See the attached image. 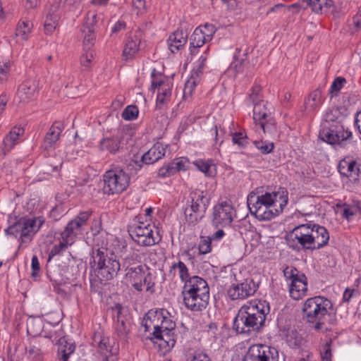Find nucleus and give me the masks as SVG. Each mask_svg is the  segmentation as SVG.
<instances>
[{
  "label": "nucleus",
  "mask_w": 361,
  "mask_h": 361,
  "mask_svg": "<svg viewBox=\"0 0 361 361\" xmlns=\"http://www.w3.org/2000/svg\"><path fill=\"white\" fill-rule=\"evenodd\" d=\"M269 312V303L266 300L247 301L238 310L233 319V329L237 334L246 336L261 332Z\"/></svg>",
  "instance_id": "obj_1"
},
{
  "label": "nucleus",
  "mask_w": 361,
  "mask_h": 361,
  "mask_svg": "<svg viewBox=\"0 0 361 361\" xmlns=\"http://www.w3.org/2000/svg\"><path fill=\"white\" fill-rule=\"evenodd\" d=\"M288 192L285 188L278 191L259 195L251 192L247 204L251 214L260 221H268L278 216L287 205Z\"/></svg>",
  "instance_id": "obj_2"
},
{
  "label": "nucleus",
  "mask_w": 361,
  "mask_h": 361,
  "mask_svg": "<svg viewBox=\"0 0 361 361\" xmlns=\"http://www.w3.org/2000/svg\"><path fill=\"white\" fill-rule=\"evenodd\" d=\"M332 310L331 300L323 296H314L304 302L302 318L316 331L326 332L329 330L326 326L327 318L331 315Z\"/></svg>",
  "instance_id": "obj_3"
},
{
  "label": "nucleus",
  "mask_w": 361,
  "mask_h": 361,
  "mask_svg": "<svg viewBox=\"0 0 361 361\" xmlns=\"http://www.w3.org/2000/svg\"><path fill=\"white\" fill-rule=\"evenodd\" d=\"M91 255L93 259L92 267L101 283L111 280L117 276L121 264L108 245L92 248Z\"/></svg>",
  "instance_id": "obj_4"
},
{
  "label": "nucleus",
  "mask_w": 361,
  "mask_h": 361,
  "mask_svg": "<svg viewBox=\"0 0 361 361\" xmlns=\"http://www.w3.org/2000/svg\"><path fill=\"white\" fill-rule=\"evenodd\" d=\"M185 307L192 312H201L209 304V288L207 282L198 276L185 281L182 291Z\"/></svg>",
  "instance_id": "obj_5"
},
{
  "label": "nucleus",
  "mask_w": 361,
  "mask_h": 361,
  "mask_svg": "<svg viewBox=\"0 0 361 361\" xmlns=\"http://www.w3.org/2000/svg\"><path fill=\"white\" fill-rule=\"evenodd\" d=\"M136 216L133 222L128 226V232L132 240L139 246L151 247L159 244L162 239L160 231L154 224L140 221Z\"/></svg>",
  "instance_id": "obj_6"
},
{
  "label": "nucleus",
  "mask_w": 361,
  "mask_h": 361,
  "mask_svg": "<svg viewBox=\"0 0 361 361\" xmlns=\"http://www.w3.org/2000/svg\"><path fill=\"white\" fill-rule=\"evenodd\" d=\"M209 198L200 190L190 192L184 208L185 221L188 225H197L204 216L209 205Z\"/></svg>",
  "instance_id": "obj_7"
},
{
  "label": "nucleus",
  "mask_w": 361,
  "mask_h": 361,
  "mask_svg": "<svg viewBox=\"0 0 361 361\" xmlns=\"http://www.w3.org/2000/svg\"><path fill=\"white\" fill-rule=\"evenodd\" d=\"M44 219L42 216L27 218L26 216L16 219L15 221L5 229L8 235L17 237L20 234V244L30 242L35 234L44 224Z\"/></svg>",
  "instance_id": "obj_8"
},
{
  "label": "nucleus",
  "mask_w": 361,
  "mask_h": 361,
  "mask_svg": "<svg viewBox=\"0 0 361 361\" xmlns=\"http://www.w3.org/2000/svg\"><path fill=\"white\" fill-rule=\"evenodd\" d=\"M145 332L163 331L171 332L176 330V323L171 319L166 309L150 310L145 314L142 322Z\"/></svg>",
  "instance_id": "obj_9"
},
{
  "label": "nucleus",
  "mask_w": 361,
  "mask_h": 361,
  "mask_svg": "<svg viewBox=\"0 0 361 361\" xmlns=\"http://www.w3.org/2000/svg\"><path fill=\"white\" fill-rule=\"evenodd\" d=\"M130 180L129 175L121 169L108 170L103 175V192L108 195L121 194L128 188Z\"/></svg>",
  "instance_id": "obj_10"
},
{
  "label": "nucleus",
  "mask_w": 361,
  "mask_h": 361,
  "mask_svg": "<svg viewBox=\"0 0 361 361\" xmlns=\"http://www.w3.org/2000/svg\"><path fill=\"white\" fill-rule=\"evenodd\" d=\"M319 137L335 147L345 148L351 142L353 133L348 128H345L343 124L326 125L319 130Z\"/></svg>",
  "instance_id": "obj_11"
},
{
  "label": "nucleus",
  "mask_w": 361,
  "mask_h": 361,
  "mask_svg": "<svg viewBox=\"0 0 361 361\" xmlns=\"http://www.w3.org/2000/svg\"><path fill=\"white\" fill-rule=\"evenodd\" d=\"M288 283L290 296L295 300L302 299L307 291V278L295 267L286 266L283 270Z\"/></svg>",
  "instance_id": "obj_12"
},
{
  "label": "nucleus",
  "mask_w": 361,
  "mask_h": 361,
  "mask_svg": "<svg viewBox=\"0 0 361 361\" xmlns=\"http://www.w3.org/2000/svg\"><path fill=\"white\" fill-rule=\"evenodd\" d=\"M253 119L257 125H259L264 133H271L275 130V120L271 116L270 109L267 107L268 102L259 100L252 102Z\"/></svg>",
  "instance_id": "obj_13"
},
{
  "label": "nucleus",
  "mask_w": 361,
  "mask_h": 361,
  "mask_svg": "<svg viewBox=\"0 0 361 361\" xmlns=\"http://www.w3.org/2000/svg\"><path fill=\"white\" fill-rule=\"evenodd\" d=\"M242 361H279V352L276 348L265 344L250 345Z\"/></svg>",
  "instance_id": "obj_14"
},
{
  "label": "nucleus",
  "mask_w": 361,
  "mask_h": 361,
  "mask_svg": "<svg viewBox=\"0 0 361 361\" xmlns=\"http://www.w3.org/2000/svg\"><path fill=\"white\" fill-rule=\"evenodd\" d=\"M287 245L295 252L312 251L305 226L303 224L295 226L286 237Z\"/></svg>",
  "instance_id": "obj_15"
},
{
  "label": "nucleus",
  "mask_w": 361,
  "mask_h": 361,
  "mask_svg": "<svg viewBox=\"0 0 361 361\" xmlns=\"http://www.w3.org/2000/svg\"><path fill=\"white\" fill-rule=\"evenodd\" d=\"M303 225L305 226V231L312 246V252L322 249L328 244L329 233L324 226L313 222H309Z\"/></svg>",
  "instance_id": "obj_16"
},
{
  "label": "nucleus",
  "mask_w": 361,
  "mask_h": 361,
  "mask_svg": "<svg viewBox=\"0 0 361 361\" xmlns=\"http://www.w3.org/2000/svg\"><path fill=\"white\" fill-rule=\"evenodd\" d=\"M235 216L232 204L226 201L221 202L213 207L212 224L215 228L230 226Z\"/></svg>",
  "instance_id": "obj_17"
},
{
  "label": "nucleus",
  "mask_w": 361,
  "mask_h": 361,
  "mask_svg": "<svg viewBox=\"0 0 361 361\" xmlns=\"http://www.w3.org/2000/svg\"><path fill=\"white\" fill-rule=\"evenodd\" d=\"M258 284L252 279H246L241 283H233L227 290L229 298L232 300L245 299L257 291Z\"/></svg>",
  "instance_id": "obj_18"
},
{
  "label": "nucleus",
  "mask_w": 361,
  "mask_h": 361,
  "mask_svg": "<svg viewBox=\"0 0 361 361\" xmlns=\"http://www.w3.org/2000/svg\"><path fill=\"white\" fill-rule=\"evenodd\" d=\"M165 153L166 147L164 145L160 142H157L142 156L140 161L132 160L129 163L128 167L132 166L135 168V170H140L142 168L141 162L145 164H153L164 157Z\"/></svg>",
  "instance_id": "obj_19"
},
{
  "label": "nucleus",
  "mask_w": 361,
  "mask_h": 361,
  "mask_svg": "<svg viewBox=\"0 0 361 361\" xmlns=\"http://www.w3.org/2000/svg\"><path fill=\"white\" fill-rule=\"evenodd\" d=\"M338 170L343 177H347L350 180L356 182L360 177V169L356 161L348 157L340 161Z\"/></svg>",
  "instance_id": "obj_20"
},
{
  "label": "nucleus",
  "mask_w": 361,
  "mask_h": 361,
  "mask_svg": "<svg viewBox=\"0 0 361 361\" xmlns=\"http://www.w3.org/2000/svg\"><path fill=\"white\" fill-rule=\"evenodd\" d=\"M37 92L38 82L34 80H27L19 86L16 98L19 102L28 103L35 99Z\"/></svg>",
  "instance_id": "obj_21"
},
{
  "label": "nucleus",
  "mask_w": 361,
  "mask_h": 361,
  "mask_svg": "<svg viewBox=\"0 0 361 361\" xmlns=\"http://www.w3.org/2000/svg\"><path fill=\"white\" fill-rule=\"evenodd\" d=\"M90 230L93 236V248L108 245V234L103 231L102 221L100 217L92 221Z\"/></svg>",
  "instance_id": "obj_22"
},
{
  "label": "nucleus",
  "mask_w": 361,
  "mask_h": 361,
  "mask_svg": "<svg viewBox=\"0 0 361 361\" xmlns=\"http://www.w3.org/2000/svg\"><path fill=\"white\" fill-rule=\"evenodd\" d=\"M63 130L61 122H54L46 133L42 147L46 150L54 149Z\"/></svg>",
  "instance_id": "obj_23"
},
{
  "label": "nucleus",
  "mask_w": 361,
  "mask_h": 361,
  "mask_svg": "<svg viewBox=\"0 0 361 361\" xmlns=\"http://www.w3.org/2000/svg\"><path fill=\"white\" fill-rule=\"evenodd\" d=\"M146 269L141 264L136 265L134 268L125 270V280L131 284L132 287L138 292H142V283L140 278Z\"/></svg>",
  "instance_id": "obj_24"
},
{
  "label": "nucleus",
  "mask_w": 361,
  "mask_h": 361,
  "mask_svg": "<svg viewBox=\"0 0 361 361\" xmlns=\"http://www.w3.org/2000/svg\"><path fill=\"white\" fill-rule=\"evenodd\" d=\"M347 116V109L345 106H339L329 109L324 115V121L322 128L326 125L336 126L342 124L343 119Z\"/></svg>",
  "instance_id": "obj_25"
},
{
  "label": "nucleus",
  "mask_w": 361,
  "mask_h": 361,
  "mask_svg": "<svg viewBox=\"0 0 361 361\" xmlns=\"http://www.w3.org/2000/svg\"><path fill=\"white\" fill-rule=\"evenodd\" d=\"M204 29L209 33H206L205 31L199 27L196 28L190 37V44H192V46L196 45V47H202L207 42L211 40L214 33V27L207 24L204 26Z\"/></svg>",
  "instance_id": "obj_26"
},
{
  "label": "nucleus",
  "mask_w": 361,
  "mask_h": 361,
  "mask_svg": "<svg viewBox=\"0 0 361 361\" xmlns=\"http://www.w3.org/2000/svg\"><path fill=\"white\" fill-rule=\"evenodd\" d=\"M188 39V33L186 31L178 29L170 35L167 43L169 50L172 53H176L185 46Z\"/></svg>",
  "instance_id": "obj_27"
},
{
  "label": "nucleus",
  "mask_w": 361,
  "mask_h": 361,
  "mask_svg": "<svg viewBox=\"0 0 361 361\" xmlns=\"http://www.w3.org/2000/svg\"><path fill=\"white\" fill-rule=\"evenodd\" d=\"M59 3L51 5L44 22V32L47 35L52 34L60 19Z\"/></svg>",
  "instance_id": "obj_28"
},
{
  "label": "nucleus",
  "mask_w": 361,
  "mask_h": 361,
  "mask_svg": "<svg viewBox=\"0 0 361 361\" xmlns=\"http://www.w3.org/2000/svg\"><path fill=\"white\" fill-rule=\"evenodd\" d=\"M324 102L322 90L317 88L310 92L307 99H305V110L312 112L319 109Z\"/></svg>",
  "instance_id": "obj_29"
},
{
  "label": "nucleus",
  "mask_w": 361,
  "mask_h": 361,
  "mask_svg": "<svg viewBox=\"0 0 361 361\" xmlns=\"http://www.w3.org/2000/svg\"><path fill=\"white\" fill-rule=\"evenodd\" d=\"M149 334L152 336H147L150 340L157 339L159 341H163L165 343L164 347H167L168 350H170L173 348L176 343V335L175 334V331H171V332H168L166 331H151Z\"/></svg>",
  "instance_id": "obj_30"
},
{
  "label": "nucleus",
  "mask_w": 361,
  "mask_h": 361,
  "mask_svg": "<svg viewBox=\"0 0 361 361\" xmlns=\"http://www.w3.org/2000/svg\"><path fill=\"white\" fill-rule=\"evenodd\" d=\"M140 39L136 34L130 35L126 39L125 47L123 51V56L126 60L132 59L140 49Z\"/></svg>",
  "instance_id": "obj_31"
},
{
  "label": "nucleus",
  "mask_w": 361,
  "mask_h": 361,
  "mask_svg": "<svg viewBox=\"0 0 361 361\" xmlns=\"http://www.w3.org/2000/svg\"><path fill=\"white\" fill-rule=\"evenodd\" d=\"M99 148L100 151H108L111 154H115L122 148L121 138L118 136L104 137L100 140Z\"/></svg>",
  "instance_id": "obj_32"
},
{
  "label": "nucleus",
  "mask_w": 361,
  "mask_h": 361,
  "mask_svg": "<svg viewBox=\"0 0 361 361\" xmlns=\"http://www.w3.org/2000/svg\"><path fill=\"white\" fill-rule=\"evenodd\" d=\"M23 133L24 129L23 128L15 126L11 130L3 141L4 153L9 152L16 145L19 137L23 135Z\"/></svg>",
  "instance_id": "obj_33"
},
{
  "label": "nucleus",
  "mask_w": 361,
  "mask_h": 361,
  "mask_svg": "<svg viewBox=\"0 0 361 361\" xmlns=\"http://www.w3.org/2000/svg\"><path fill=\"white\" fill-rule=\"evenodd\" d=\"M94 341L97 343V353L102 356V361H109V357L114 354L109 338L100 336L97 341L95 336Z\"/></svg>",
  "instance_id": "obj_34"
},
{
  "label": "nucleus",
  "mask_w": 361,
  "mask_h": 361,
  "mask_svg": "<svg viewBox=\"0 0 361 361\" xmlns=\"http://www.w3.org/2000/svg\"><path fill=\"white\" fill-rule=\"evenodd\" d=\"M122 264L121 267L125 270L129 268H134L136 264L141 261V257L137 252V250L131 247L130 250H126V252L121 255Z\"/></svg>",
  "instance_id": "obj_35"
},
{
  "label": "nucleus",
  "mask_w": 361,
  "mask_h": 361,
  "mask_svg": "<svg viewBox=\"0 0 361 361\" xmlns=\"http://www.w3.org/2000/svg\"><path fill=\"white\" fill-rule=\"evenodd\" d=\"M307 4L312 11L316 13H324L329 12L331 7L334 5L332 0H302Z\"/></svg>",
  "instance_id": "obj_36"
},
{
  "label": "nucleus",
  "mask_w": 361,
  "mask_h": 361,
  "mask_svg": "<svg viewBox=\"0 0 361 361\" xmlns=\"http://www.w3.org/2000/svg\"><path fill=\"white\" fill-rule=\"evenodd\" d=\"M207 61L206 56H201L199 59V64L197 67L192 70L190 79L187 81L185 85V89L188 88L189 86L195 87L200 82L201 75L205 68Z\"/></svg>",
  "instance_id": "obj_37"
},
{
  "label": "nucleus",
  "mask_w": 361,
  "mask_h": 361,
  "mask_svg": "<svg viewBox=\"0 0 361 361\" xmlns=\"http://www.w3.org/2000/svg\"><path fill=\"white\" fill-rule=\"evenodd\" d=\"M26 324L27 334L33 337L39 336L44 327V322L39 317H30Z\"/></svg>",
  "instance_id": "obj_38"
},
{
  "label": "nucleus",
  "mask_w": 361,
  "mask_h": 361,
  "mask_svg": "<svg viewBox=\"0 0 361 361\" xmlns=\"http://www.w3.org/2000/svg\"><path fill=\"white\" fill-rule=\"evenodd\" d=\"M142 283V291L145 288V291L149 294H154L156 292V276H154L149 269H146L140 278Z\"/></svg>",
  "instance_id": "obj_39"
},
{
  "label": "nucleus",
  "mask_w": 361,
  "mask_h": 361,
  "mask_svg": "<svg viewBox=\"0 0 361 361\" xmlns=\"http://www.w3.org/2000/svg\"><path fill=\"white\" fill-rule=\"evenodd\" d=\"M193 164L199 171L204 173L208 177H212L215 174L216 165L212 159L204 160L199 159L195 160Z\"/></svg>",
  "instance_id": "obj_40"
},
{
  "label": "nucleus",
  "mask_w": 361,
  "mask_h": 361,
  "mask_svg": "<svg viewBox=\"0 0 361 361\" xmlns=\"http://www.w3.org/2000/svg\"><path fill=\"white\" fill-rule=\"evenodd\" d=\"M32 24L29 20H20L16 30V35L20 37L22 40H27L31 32Z\"/></svg>",
  "instance_id": "obj_41"
},
{
  "label": "nucleus",
  "mask_w": 361,
  "mask_h": 361,
  "mask_svg": "<svg viewBox=\"0 0 361 361\" xmlns=\"http://www.w3.org/2000/svg\"><path fill=\"white\" fill-rule=\"evenodd\" d=\"M98 16L94 11H88L86 14L84 23L81 27L84 30L96 32L97 27Z\"/></svg>",
  "instance_id": "obj_42"
},
{
  "label": "nucleus",
  "mask_w": 361,
  "mask_h": 361,
  "mask_svg": "<svg viewBox=\"0 0 361 361\" xmlns=\"http://www.w3.org/2000/svg\"><path fill=\"white\" fill-rule=\"evenodd\" d=\"M175 269L178 270L180 279L184 284L185 281H188V280L190 279L191 277L190 276L189 270L183 262L179 260L178 262H173L171 267L170 272Z\"/></svg>",
  "instance_id": "obj_43"
},
{
  "label": "nucleus",
  "mask_w": 361,
  "mask_h": 361,
  "mask_svg": "<svg viewBox=\"0 0 361 361\" xmlns=\"http://www.w3.org/2000/svg\"><path fill=\"white\" fill-rule=\"evenodd\" d=\"M286 342L291 348H298L302 343V336L295 329L288 330L286 336Z\"/></svg>",
  "instance_id": "obj_44"
},
{
  "label": "nucleus",
  "mask_w": 361,
  "mask_h": 361,
  "mask_svg": "<svg viewBox=\"0 0 361 361\" xmlns=\"http://www.w3.org/2000/svg\"><path fill=\"white\" fill-rule=\"evenodd\" d=\"M61 344L59 346V354L61 355V359L63 361H68L69 357L73 354L75 350V345L73 343L64 341L65 344H63L61 340H60Z\"/></svg>",
  "instance_id": "obj_45"
},
{
  "label": "nucleus",
  "mask_w": 361,
  "mask_h": 361,
  "mask_svg": "<svg viewBox=\"0 0 361 361\" xmlns=\"http://www.w3.org/2000/svg\"><path fill=\"white\" fill-rule=\"evenodd\" d=\"M83 38L84 50H91L96 41V34L94 31L84 30L81 29Z\"/></svg>",
  "instance_id": "obj_46"
},
{
  "label": "nucleus",
  "mask_w": 361,
  "mask_h": 361,
  "mask_svg": "<svg viewBox=\"0 0 361 361\" xmlns=\"http://www.w3.org/2000/svg\"><path fill=\"white\" fill-rule=\"evenodd\" d=\"M171 96V89L167 84L164 87H161L157 96V105H162L169 101Z\"/></svg>",
  "instance_id": "obj_47"
},
{
  "label": "nucleus",
  "mask_w": 361,
  "mask_h": 361,
  "mask_svg": "<svg viewBox=\"0 0 361 361\" xmlns=\"http://www.w3.org/2000/svg\"><path fill=\"white\" fill-rule=\"evenodd\" d=\"M71 245L69 243L60 238L59 243L54 245L52 247L51 251L49 252V257H48V262H49L54 256H55L56 255H60V254L63 253V252H65L68 249V247H70Z\"/></svg>",
  "instance_id": "obj_48"
},
{
  "label": "nucleus",
  "mask_w": 361,
  "mask_h": 361,
  "mask_svg": "<svg viewBox=\"0 0 361 361\" xmlns=\"http://www.w3.org/2000/svg\"><path fill=\"white\" fill-rule=\"evenodd\" d=\"M25 350L29 356L32 358H36L41 355L42 349L39 343L36 340L31 341L28 345L25 347Z\"/></svg>",
  "instance_id": "obj_49"
},
{
  "label": "nucleus",
  "mask_w": 361,
  "mask_h": 361,
  "mask_svg": "<svg viewBox=\"0 0 361 361\" xmlns=\"http://www.w3.org/2000/svg\"><path fill=\"white\" fill-rule=\"evenodd\" d=\"M176 174V169L172 162L165 164L157 171V177L168 178Z\"/></svg>",
  "instance_id": "obj_50"
},
{
  "label": "nucleus",
  "mask_w": 361,
  "mask_h": 361,
  "mask_svg": "<svg viewBox=\"0 0 361 361\" xmlns=\"http://www.w3.org/2000/svg\"><path fill=\"white\" fill-rule=\"evenodd\" d=\"M198 250L201 255H206L212 251V240L209 238V236L200 237Z\"/></svg>",
  "instance_id": "obj_51"
},
{
  "label": "nucleus",
  "mask_w": 361,
  "mask_h": 361,
  "mask_svg": "<svg viewBox=\"0 0 361 361\" xmlns=\"http://www.w3.org/2000/svg\"><path fill=\"white\" fill-rule=\"evenodd\" d=\"M116 331L120 339L125 341L127 339L130 329L125 320L116 322Z\"/></svg>",
  "instance_id": "obj_52"
},
{
  "label": "nucleus",
  "mask_w": 361,
  "mask_h": 361,
  "mask_svg": "<svg viewBox=\"0 0 361 361\" xmlns=\"http://www.w3.org/2000/svg\"><path fill=\"white\" fill-rule=\"evenodd\" d=\"M85 53L83 54L80 59L81 66L83 71H87L90 68L92 61L94 58V53L92 50H85Z\"/></svg>",
  "instance_id": "obj_53"
},
{
  "label": "nucleus",
  "mask_w": 361,
  "mask_h": 361,
  "mask_svg": "<svg viewBox=\"0 0 361 361\" xmlns=\"http://www.w3.org/2000/svg\"><path fill=\"white\" fill-rule=\"evenodd\" d=\"M138 113L139 111L136 106L129 105L122 112V118L124 120L132 121L137 117Z\"/></svg>",
  "instance_id": "obj_54"
},
{
  "label": "nucleus",
  "mask_w": 361,
  "mask_h": 361,
  "mask_svg": "<svg viewBox=\"0 0 361 361\" xmlns=\"http://www.w3.org/2000/svg\"><path fill=\"white\" fill-rule=\"evenodd\" d=\"M253 143L256 148L260 150V152L264 154L271 153L274 149V145L272 142H267L262 140H256L254 141Z\"/></svg>",
  "instance_id": "obj_55"
},
{
  "label": "nucleus",
  "mask_w": 361,
  "mask_h": 361,
  "mask_svg": "<svg viewBox=\"0 0 361 361\" xmlns=\"http://www.w3.org/2000/svg\"><path fill=\"white\" fill-rule=\"evenodd\" d=\"M231 137L233 142L239 147H245L248 143L247 135L243 132L231 133Z\"/></svg>",
  "instance_id": "obj_56"
},
{
  "label": "nucleus",
  "mask_w": 361,
  "mask_h": 361,
  "mask_svg": "<svg viewBox=\"0 0 361 361\" xmlns=\"http://www.w3.org/2000/svg\"><path fill=\"white\" fill-rule=\"evenodd\" d=\"M332 340L329 339L322 347L321 357L322 361H332Z\"/></svg>",
  "instance_id": "obj_57"
},
{
  "label": "nucleus",
  "mask_w": 361,
  "mask_h": 361,
  "mask_svg": "<svg viewBox=\"0 0 361 361\" xmlns=\"http://www.w3.org/2000/svg\"><path fill=\"white\" fill-rule=\"evenodd\" d=\"M110 309L111 310L113 319L116 322L124 320V317L123 315L124 307L121 304L116 303L114 306L111 307Z\"/></svg>",
  "instance_id": "obj_58"
},
{
  "label": "nucleus",
  "mask_w": 361,
  "mask_h": 361,
  "mask_svg": "<svg viewBox=\"0 0 361 361\" xmlns=\"http://www.w3.org/2000/svg\"><path fill=\"white\" fill-rule=\"evenodd\" d=\"M92 214V211L81 212L72 221L78 222L80 224V228L82 229V226L87 224Z\"/></svg>",
  "instance_id": "obj_59"
},
{
  "label": "nucleus",
  "mask_w": 361,
  "mask_h": 361,
  "mask_svg": "<svg viewBox=\"0 0 361 361\" xmlns=\"http://www.w3.org/2000/svg\"><path fill=\"white\" fill-rule=\"evenodd\" d=\"M346 82V80L343 77H337L334 79L332 82L330 92L331 93L339 92L342 87L344 86V84Z\"/></svg>",
  "instance_id": "obj_60"
},
{
  "label": "nucleus",
  "mask_w": 361,
  "mask_h": 361,
  "mask_svg": "<svg viewBox=\"0 0 361 361\" xmlns=\"http://www.w3.org/2000/svg\"><path fill=\"white\" fill-rule=\"evenodd\" d=\"M247 47H240L239 48H236L233 55V61H240V59H243V61H247Z\"/></svg>",
  "instance_id": "obj_61"
},
{
  "label": "nucleus",
  "mask_w": 361,
  "mask_h": 361,
  "mask_svg": "<svg viewBox=\"0 0 361 361\" xmlns=\"http://www.w3.org/2000/svg\"><path fill=\"white\" fill-rule=\"evenodd\" d=\"M64 229L76 237L82 233L80 224L78 222L73 221L72 220L67 224Z\"/></svg>",
  "instance_id": "obj_62"
},
{
  "label": "nucleus",
  "mask_w": 361,
  "mask_h": 361,
  "mask_svg": "<svg viewBox=\"0 0 361 361\" xmlns=\"http://www.w3.org/2000/svg\"><path fill=\"white\" fill-rule=\"evenodd\" d=\"M232 64L236 73H243L247 68L249 62L240 59V61H233Z\"/></svg>",
  "instance_id": "obj_63"
},
{
  "label": "nucleus",
  "mask_w": 361,
  "mask_h": 361,
  "mask_svg": "<svg viewBox=\"0 0 361 361\" xmlns=\"http://www.w3.org/2000/svg\"><path fill=\"white\" fill-rule=\"evenodd\" d=\"M343 211L342 216L344 219L349 221L353 216H354L357 214L356 211H355L353 209V207H352L351 204H348L346 203H344L343 204Z\"/></svg>",
  "instance_id": "obj_64"
}]
</instances>
